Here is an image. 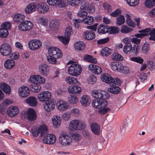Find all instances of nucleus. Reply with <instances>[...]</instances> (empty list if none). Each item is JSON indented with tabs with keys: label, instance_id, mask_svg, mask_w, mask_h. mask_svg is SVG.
Segmentation results:
<instances>
[{
	"label": "nucleus",
	"instance_id": "obj_43",
	"mask_svg": "<svg viewBox=\"0 0 155 155\" xmlns=\"http://www.w3.org/2000/svg\"><path fill=\"white\" fill-rule=\"evenodd\" d=\"M58 37L59 40L65 45L68 44L69 42L70 38L69 37L58 36Z\"/></svg>",
	"mask_w": 155,
	"mask_h": 155
},
{
	"label": "nucleus",
	"instance_id": "obj_17",
	"mask_svg": "<svg viewBox=\"0 0 155 155\" xmlns=\"http://www.w3.org/2000/svg\"><path fill=\"white\" fill-rule=\"evenodd\" d=\"M49 10V7L47 4L42 3L38 5L37 11L39 12L44 14L47 12Z\"/></svg>",
	"mask_w": 155,
	"mask_h": 155
},
{
	"label": "nucleus",
	"instance_id": "obj_16",
	"mask_svg": "<svg viewBox=\"0 0 155 155\" xmlns=\"http://www.w3.org/2000/svg\"><path fill=\"white\" fill-rule=\"evenodd\" d=\"M95 37V34L92 30L86 31H84L83 34V38L87 40H92Z\"/></svg>",
	"mask_w": 155,
	"mask_h": 155
},
{
	"label": "nucleus",
	"instance_id": "obj_33",
	"mask_svg": "<svg viewBox=\"0 0 155 155\" xmlns=\"http://www.w3.org/2000/svg\"><path fill=\"white\" fill-rule=\"evenodd\" d=\"M0 87L2 90L6 94H10L11 91V87L8 84L5 83L1 84Z\"/></svg>",
	"mask_w": 155,
	"mask_h": 155
},
{
	"label": "nucleus",
	"instance_id": "obj_23",
	"mask_svg": "<svg viewBox=\"0 0 155 155\" xmlns=\"http://www.w3.org/2000/svg\"><path fill=\"white\" fill-rule=\"evenodd\" d=\"M91 128L92 132L95 135H98L100 133V127L95 123L91 124Z\"/></svg>",
	"mask_w": 155,
	"mask_h": 155
},
{
	"label": "nucleus",
	"instance_id": "obj_13",
	"mask_svg": "<svg viewBox=\"0 0 155 155\" xmlns=\"http://www.w3.org/2000/svg\"><path fill=\"white\" fill-rule=\"evenodd\" d=\"M18 93L19 96L22 97H26L29 95L30 90L26 86H22L18 89Z\"/></svg>",
	"mask_w": 155,
	"mask_h": 155
},
{
	"label": "nucleus",
	"instance_id": "obj_14",
	"mask_svg": "<svg viewBox=\"0 0 155 155\" xmlns=\"http://www.w3.org/2000/svg\"><path fill=\"white\" fill-rule=\"evenodd\" d=\"M43 141L45 143L52 144L55 142L56 137L55 136L52 134H48L44 137Z\"/></svg>",
	"mask_w": 155,
	"mask_h": 155
},
{
	"label": "nucleus",
	"instance_id": "obj_31",
	"mask_svg": "<svg viewBox=\"0 0 155 155\" xmlns=\"http://www.w3.org/2000/svg\"><path fill=\"white\" fill-rule=\"evenodd\" d=\"M15 64V61L12 59H8L4 62V65L7 69H10L13 67Z\"/></svg>",
	"mask_w": 155,
	"mask_h": 155
},
{
	"label": "nucleus",
	"instance_id": "obj_48",
	"mask_svg": "<svg viewBox=\"0 0 155 155\" xmlns=\"http://www.w3.org/2000/svg\"><path fill=\"white\" fill-rule=\"evenodd\" d=\"M68 99L69 102L73 104L77 103L78 101V99L77 97L74 96L69 95Z\"/></svg>",
	"mask_w": 155,
	"mask_h": 155
},
{
	"label": "nucleus",
	"instance_id": "obj_51",
	"mask_svg": "<svg viewBox=\"0 0 155 155\" xmlns=\"http://www.w3.org/2000/svg\"><path fill=\"white\" fill-rule=\"evenodd\" d=\"M132 49V45L130 43H127L124 46L123 51L126 54L130 52Z\"/></svg>",
	"mask_w": 155,
	"mask_h": 155
},
{
	"label": "nucleus",
	"instance_id": "obj_40",
	"mask_svg": "<svg viewBox=\"0 0 155 155\" xmlns=\"http://www.w3.org/2000/svg\"><path fill=\"white\" fill-rule=\"evenodd\" d=\"M40 133H41V136L42 137L47 134L48 129L47 127L45 125L41 126L39 127Z\"/></svg>",
	"mask_w": 155,
	"mask_h": 155
},
{
	"label": "nucleus",
	"instance_id": "obj_57",
	"mask_svg": "<svg viewBox=\"0 0 155 155\" xmlns=\"http://www.w3.org/2000/svg\"><path fill=\"white\" fill-rule=\"evenodd\" d=\"M131 60L142 64L143 62V60L141 57H134L130 58Z\"/></svg>",
	"mask_w": 155,
	"mask_h": 155
},
{
	"label": "nucleus",
	"instance_id": "obj_28",
	"mask_svg": "<svg viewBox=\"0 0 155 155\" xmlns=\"http://www.w3.org/2000/svg\"><path fill=\"white\" fill-rule=\"evenodd\" d=\"M108 26L103 24L101 25L97 28V31L100 34H106L108 32Z\"/></svg>",
	"mask_w": 155,
	"mask_h": 155
},
{
	"label": "nucleus",
	"instance_id": "obj_4",
	"mask_svg": "<svg viewBox=\"0 0 155 155\" xmlns=\"http://www.w3.org/2000/svg\"><path fill=\"white\" fill-rule=\"evenodd\" d=\"M81 71V68L78 64L73 63L68 67V71L69 74L73 76L79 75Z\"/></svg>",
	"mask_w": 155,
	"mask_h": 155
},
{
	"label": "nucleus",
	"instance_id": "obj_3",
	"mask_svg": "<svg viewBox=\"0 0 155 155\" xmlns=\"http://www.w3.org/2000/svg\"><path fill=\"white\" fill-rule=\"evenodd\" d=\"M59 143L62 146H67L70 145L72 142V138L65 132H61L58 139Z\"/></svg>",
	"mask_w": 155,
	"mask_h": 155
},
{
	"label": "nucleus",
	"instance_id": "obj_29",
	"mask_svg": "<svg viewBox=\"0 0 155 155\" xmlns=\"http://www.w3.org/2000/svg\"><path fill=\"white\" fill-rule=\"evenodd\" d=\"M83 59L84 61L91 63H96L97 62L96 58H94L92 56L89 54H85Z\"/></svg>",
	"mask_w": 155,
	"mask_h": 155
},
{
	"label": "nucleus",
	"instance_id": "obj_25",
	"mask_svg": "<svg viewBox=\"0 0 155 155\" xmlns=\"http://www.w3.org/2000/svg\"><path fill=\"white\" fill-rule=\"evenodd\" d=\"M13 18L15 22L19 23L23 21L25 19V16L23 14L18 13L14 15Z\"/></svg>",
	"mask_w": 155,
	"mask_h": 155
},
{
	"label": "nucleus",
	"instance_id": "obj_34",
	"mask_svg": "<svg viewBox=\"0 0 155 155\" xmlns=\"http://www.w3.org/2000/svg\"><path fill=\"white\" fill-rule=\"evenodd\" d=\"M53 125L55 127L58 128L61 124V120L60 117L55 116L52 118Z\"/></svg>",
	"mask_w": 155,
	"mask_h": 155
},
{
	"label": "nucleus",
	"instance_id": "obj_6",
	"mask_svg": "<svg viewBox=\"0 0 155 155\" xmlns=\"http://www.w3.org/2000/svg\"><path fill=\"white\" fill-rule=\"evenodd\" d=\"M48 53L56 58H62L63 54L61 50L57 48L51 47L48 49Z\"/></svg>",
	"mask_w": 155,
	"mask_h": 155
},
{
	"label": "nucleus",
	"instance_id": "obj_27",
	"mask_svg": "<svg viewBox=\"0 0 155 155\" xmlns=\"http://www.w3.org/2000/svg\"><path fill=\"white\" fill-rule=\"evenodd\" d=\"M90 101V99L89 97L87 95H84L81 97L80 102L83 106H86L89 105Z\"/></svg>",
	"mask_w": 155,
	"mask_h": 155
},
{
	"label": "nucleus",
	"instance_id": "obj_60",
	"mask_svg": "<svg viewBox=\"0 0 155 155\" xmlns=\"http://www.w3.org/2000/svg\"><path fill=\"white\" fill-rule=\"evenodd\" d=\"M97 81L96 77L94 75H92L90 76L88 80V82L91 84H94Z\"/></svg>",
	"mask_w": 155,
	"mask_h": 155
},
{
	"label": "nucleus",
	"instance_id": "obj_46",
	"mask_svg": "<svg viewBox=\"0 0 155 155\" xmlns=\"http://www.w3.org/2000/svg\"><path fill=\"white\" fill-rule=\"evenodd\" d=\"M121 83L120 80L118 78H115L114 79L113 78V80L111 82H110V86H118Z\"/></svg>",
	"mask_w": 155,
	"mask_h": 155
},
{
	"label": "nucleus",
	"instance_id": "obj_44",
	"mask_svg": "<svg viewBox=\"0 0 155 155\" xmlns=\"http://www.w3.org/2000/svg\"><path fill=\"white\" fill-rule=\"evenodd\" d=\"M111 50L105 47L102 49L101 51V54L104 56H107L110 55L111 53Z\"/></svg>",
	"mask_w": 155,
	"mask_h": 155
},
{
	"label": "nucleus",
	"instance_id": "obj_21",
	"mask_svg": "<svg viewBox=\"0 0 155 155\" xmlns=\"http://www.w3.org/2000/svg\"><path fill=\"white\" fill-rule=\"evenodd\" d=\"M145 30L146 33H147L146 36L148 35H150L149 38V40L155 41V29L147 28L145 29Z\"/></svg>",
	"mask_w": 155,
	"mask_h": 155
},
{
	"label": "nucleus",
	"instance_id": "obj_12",
	"mask_svg": "<svg viewBox=\"0 0 155 155\" xmlns=\"http://www.w3.org/2000/svg\"><path fill=\"white\" fill-rule=\"evenodd\" d=\"M47 2L51 6L56 5L60 8H63L66 6L63 0H47Z\"/></svg>",
	"mask_w": 155,
	"mask_h": 155
},
{
	"label": "nucleus",
	"instance_id": "obj_9",
	"mask_svg": "<svg viewBox=\"0 0 155 155\" xmlns=\"http://www.w3.org/2000/svg\"><path fill=\"white\" fill-rule=\"evenodd\" d=\"M38 97L40 101L46 102L51 98V94L48 91H42L38 94Z\"/></svg>",
	"mask_w": 155,
	"mask_h": 155
},
{
	"label": "nucleus",
	"instance_id": "obj_20",
	"mask_svg": "<svg viewBox=\"0 0 155 155\" xmlns=\"http://www.w3.org/2000/svg\"><path fill=\"white\" fill-rule=\"evenodd\" d=\"M26 103L30 106L33 107L38 104L37 99L34 96H30L26 99Z\"/></svg>",
	"mask_w": 155,
	"mask_h": 155
},
{
	"label": "nucleus",
	"instance_id": "obj_50",
	"mask_svg": "<svg viewBox=\"0 0 155 155\" xmlns=\"http://www.w3.org/2000/svg\"><path fill=\"white\" fill-rule=\"evenodd\" d=\"M132 30L131 28H130L126 25H123L122 26L120 31L122 33H127Z\"/></svg>",
	"mask_w": 155,
	"mask_h": 155
},
{
	"label": "nucleus",
	"instance_id": "obj_54",
	"mask_svg": "<svg viewBox=\"0 0 155 155\" xmlns=\"http://www.w3.org/2000/svg\"><path fill=\"white\" fill-rule=\"evenodd\" d=\"M112 58L114 60L119 61L122 60L123 59V57L120 54L116 53L113 54Z\"/></svg>",
	"mask_w": 155,
	"mask_h": 155
},
{
	"label": "nucleus",
	"instance_id": "obj_45",
	"mask_svg": "<svg viewBox=\"0 0 155 155\" xmlns=\"http://www.w3.org/2000/svg\"><path fill=\"white\" fill-rule=\"evenodd\" d=\"M126 17L127 18L126 22L127 25L131 27H134L135 23L130 19V15L127 14L126 16Z\"/></svg>",
	"mask_w": 155,
	"mask_h": 155
},
{
	"label": "nucleus",
	"instance_id": "obj_63",
	"mask_svg": "<svg viewBox=\"0 0 155 155\" xmlns=\"http://www.w3.org/2000/svg\"><path fill=\"white\" fill-rule=\"evenodd\" d=\"M39 127L38 129L35 128H32L31 131L33 136L36 137L38 136L40 133Z\"/></svg>",
	"mask_w": 155,
	"mask_h": 155
},
{
	"label": "nucleus",
	"instance_id": "obj_8",
	"mask_svg": "<svg viewBox=\"0 0 155 155\" xmlns=\"http://www.w3.org/2000/svg\"><path fill=\"white\" fill-rule=\"evenodd\" d=\"M41 46V42L40 40L34 39L30 41L28 43V46L30 49L35 50L39 48Z\"/></svg>",
	"mask_w": 155,
	"mask_h": 155
},
{
	"label": "nucleus",
	"instance_id": "obj_36",
	"mask_svg": "<svg viewBox=\"0 0 155 155\" xmlns=\"http://www.w3.org/2000/svg\"><path fill=\"white\" fill-rule=\"evenodd\" d=\"M108 89V91L115 94H118L120 91V88L118 86H112Z\"/></svg>",
	"mask_w": 155,
	"mask_h": 155
},
{
	"label": "nucleus",
	"instance_id": "obj_52",
	"mask_svg": "<svg viewBox=\"0 0 155 155\" xmlns=\"http://www.w3.org/2000/svg\"><path fill=\"white\" fill-rule=\"evenodd\" d=\"M139 32L140 33L135 34L134 36L139 38H142L143 37L146 36V34H147V33H146L145 29L139 31Z\"/></svg>",
	"mask_w": 155,
	"mask_h": 155
},
{
	"label": "nucleus",
	"instance_id": "obj_26",
	"mask_svg": "<svg viewBox=\"0 0 155 155\" xmlns=\"http://www.w3.org/2000/svg\"><path fill=\"white\" fill-rule=\"evenodd\" d=\"M101 80L103 81L108 84L110 85V82H111L113 80V78L111 76L107 74H103L101 76Z\"/></svg>",
	"mask_w": 155,
	"mask_h": 155
},
{
	"label": "nucleus",
	"instance_id": "obj_42",
	"mask_svg": "<svg viewBox=\"0 0 155 155\" xmlns=\"http://www.w3.org/2000/svg\"><path fill=\"white\" fill-rule=\"evenodd\" d=\"M124 17L122 15H121L117 18L116 24L120 26L123 24L124 23Z\"/></svg>",
	"mask_w": 155,
	"mask_h": 155
},
{
	"label": "nucleus",
	"instance_id": "obj_38",
	"mask_svg": "<svg viewBox=\"0 0 155 155\" xmlns=\"http://www.w3.org/2000/svg\"><path fill=\"white\" fill-rule=\"evenodd\" d=\"M84 43L81 41L76 42L74 44V47L75 49L78 51H81L84 49Z\"/></svg>",
	"mask_w": 155,
	"mask_h": 155
},
{
	"label": "nucleus",
	"instance_id": "obj_53",
	"mask_svg": "<svg viewBox=\"0 0 155 155\" xmlns=\"http://www.w3.org/2000/svg\"><path fill=\"white\" fill-rule=\"evenodd\" d=\"M131 50L132 53L134 55H137L139 53L140 50V48L138 47V45H134L133 47H132Z\"/></svg>",
	"mask_w": 155,
	"mask_h": 155
},
{
	"label": "nucleus",
	"instance_id": "obj_41",
	"mask_svg": "<svg viewBox=\"0 0 155 155\" xmlns=\"http://www.w3.org/2000/svg\"><path fill=\"white\" fill-rule=\"evenodd\" d=\"M150 48V45L145 43L143 45L142 47V51L143 54H146L149 51Z\"/></svg>",
	"mask_w": 155,
	"mask_h": 155
},
{
	"label": "nucleus",
	"instance_id": "obj_32",
	"mask_svg": "<svg viewBox=\"0 0 155 155\" xmlns=\"http://www.w3.org/2000/svg\"><path fill=\"white\" fill-rule=\"evenodd\" d=\"M68 90L69 91H71L74 94H80L81 90V88L77 86H70Z\"/></svg>",
	"mask_w": 155,
	"mask_h": 155
},
{
	"label": "nucleus",
	"instance_id": "obj_62",
	"mask_svg": "<svg viewBox=\"0 0 155 155\" xmlns=\"http://www.w3.org/2000/svg\"><path fill=\"white\" fill-rule=\"evenodd\" d=\"M73 138L76 141H79L81 138V135L78 133H74L72 136Z\"/></svg>",
	"mask_w": 155,
	"mask_h": 155
},
{
	"label": "nucleus",
	"instance_id": "obj_7",
	"mask_svg": "<svg viewBox=\"0 0 155 155\" xmlns=\"http://www.w3.org/2000/svg\"><path fill=\"white\" fill-rule=\"evenodd\" d=\"M0 52L3 55L5 56L8 55L12 52L11 47L8 43H3L0 46Z\"/></svg>",
	"mask_w": 155,
	"mask_h": 155
},
{
	"label": "nucleus",
	"instance_id": "obj_58",
	"mask_svg": "<svg viewBox=\"0 0 155 155\" xmlns=\"http://www.w3.org/2000/svg\"><path fill=\"white\" fill-rule=\"evenodd\" d=\"M106 106L104 107L99 108V109H101L98 110V112L99 113L102 114H104L108 111H110V109L109 108H105Z\"/></svg>",
	"mask_w": 155,
	"mask_h": 155
},
{
	"label": "nucleus",
	"instance_id": "obj_47",
	"mask_svg": "<svg viewBox=\"0 0 155 155\" xmlns=\"http://www.w3.org/2000/svg\"><path fill=\"white\" fill-rule=\"evenodd\" d=\"M145 4L147 8H152L155 5V0H146Z\"/></svg>",
	"mask_w": 155,
	"mask_h": 155
},
{
	"label": "nucleus",
	"instance_id": "obj_10",
	"mask_svg": "<svg viewBox=\"0 0 155 155\" xmlns=\"http://www.w3.org/2000/svg\"><path fill=\"white\" fill-rule=\"evenodd\" d=\"M38 72L41 75L46 76L49 72V68L48 66L46 64L42 63L40 64L38 66Z\"/></svg>",
	"mask_w": 155,
	"mask_h": 155
},
{
	"label": "nucleus",
	"instance_id": "obj_18",
	"mask_svg": "<svg viewBox=\"0 0 155 155\" xmlns=\"http://www.w3.org/2000/svg\"><path fill=\"white\" fill-rule=\"evenodd\" d=\"M26 116L29 120H34L36 119V113L33 108H29L27 111Z\"/></svg>",
	"mask_w": 155,
	"mask_h": 155
},
{
	"label": "nucleus",
	"instance_id": "obj_37",
	"mask_svg": "<svg viewBox=\"0 0 155 155\" xmlns=\"http://www.w3.org/2000/svg\"><path fill=\"white\" fill-rule=\"evenodd\" d=\"M66 81L67 83L69 84L78 85L79 83L76 79L71 76L67 77Z\"/></svg>",
	"mask_w": 155,
	"mask_h": 155
},
{
	"label": "nucleus",
	"instance_id": "obj_2",
	"mask_svg": "<svg viewBox=\"0 0 155 155\" xmlns=\"http://www.w3.org/2000/svg\"><path fill=\"white\" fill-rule=\"evenodd\" d=\"M86 124L84 121L78 119L71 120L69 124V127L71 129L74 130H81L86 127Z\"/></svg>",
	"mask_w": 155,
	"mask_h": 155
},
{
	"label": "nucleus",
	"instance_id": "obj_15",
	"mask_svg": "<svg viewBox=\"0 0 155 155\" xmlns=\"http://www.w3.org/2000/svg\"><path fill=\"white\" fill-rule=\"evenodd\" d=\"M19 112V109L17 107L11 106L8 108L7 114L9 117H12L15 116Z\"/></svg>",
	"mask_w": 155,
	"mask_h": 155
},
{
	"label": "nucleus",
	"instance_id": "obj_59",
	"mask_svg": "<svg viewBox=\"0 0 155 155\" xmlns=\"http://www.w3.org/2000/svg\"><path fill=\"white\" fill-rule=\"evenodd\" d=\"M56 58H54L52 55H50L47 57L48 61L52 64H55L56 62Z\"/></svg>",
	"mask_w": 155,
	"mask_h": 155
},
{
	"label": "nucleus",
	"instance_id": "obj_22",
	"mask_svg": "<svg viewBox=\"0 0 155 155\" xmlns=\"http://www.w3.org/2000/svg\"><path fill=\"white\" fill-rule=\"evenodd\" d=\"M57 107L60 110L63 111L68 108V106L65 102L59 100L57 102Z\"/></svg>",
	"mask_w": 155,
	"mask_h": 155
},
{
	"label": "nucleus",
	"instance_id": "obj_49",
	"mask_svg": "<svg viewBox=\"0 0 155 155\" xmlns=\"http://www.w3.org/2000/svg\"><path fill=\"white\" fill-rule=\"evenodd\" d=\"M8 33V31L7 29H5L2 28L0 29V37L5 38L7 36Z\"/></svg>",
	"mask_w": 155,
	"mask_h": 155
},
{
	"label": "nucleus",
	"instance_id": "obj_55",
	"mask_svg": "<svg viewBox=\"0 0 155 155\" xmlns=\"http://www.w3.org/2000/svg\"><path fill=\"white\" fill-rule=\"evenodd\" d=\"M128 4L131 6H134L137 5L139 2V0H127Z\"/></svg>",
	"mask_w": 155,
	"mask_h": 155
},
{
	"label": "nucleus",
	"instance_id": "obj_5",
	"mask_svg": "<svg viewBox=\"0 0 155 155\" xmlns=\"http://www.w3.org/2000/svg\"><path fill=\"white\" fill-rule=\"evenodd\" d=\"M33 25V23L30 21H23L19 24L18 28L21 31H27L32 29Z\"/></svg>",
	"mask_w": 155,
	"mask_h": 155
},
{
	"label": "nucleus",
	"instance_id": "obj_24",
	"mask_svg": "<svg viewBox=\"0 0 155 155\" xmlns=\"http://www.w3.org/2000/svg\"><path fill=\"white\" fill-rule=\"evenodd\" d=\"M31 84L30 85V87L32 91L34 92L37 93L40 91L41 86L37 82H31Z\"/></svg>",
	"mask_w": 155,
	"mask_h": 155
},
{
	"label": "nucleus",
	"instance_id": "obj_30",
	"mask_svg": "<svg viewBox=\"0 0 155 155\" xmlns=\"http://www.w3.org/2000/svg\"><path fill=\"white\" fill-rule=\"evenodd\" d=\"M36 9L35 5L34 3H31L27 5L25 9V11L26 13H30L35 12Z\"/></svg>",
	"mask_w": 155,
	"mask_h": 155
},
{
	"label": "nucleus",
	"instance_id": "obj_35",
	"mask_svg": "<svg viewBox=\"0 0 155 155\" xmlns=\"http://www.w3.org/2000/svg\"><path fill=\"white\" fill-rule=\"evenodd\" d=\"M82 21L85 24L91 25L94 22L93 17L91 16H87L83 18Z\"/></svg>",
	"mask_w": 155,
	"mask_h": 155
},
{
	"label": "nucleus",
	"instance_id": "obj_64",
	"mask_svg": "<svg viewBox=\"0 0 155 155\" xmlns=\"http://www.w3.org/2000/svg\"><path fill=\"white\" fill-rule=\"evenodd\" d=\"M72 28L70 26L68 27L65 30V32L64 33L65 36L69 37L71 34L72 32Z\"/></svg>",
	"mask_w": 155,
	"mask_h": 155
},
{
	"label": "nucleus",
	"instance_id": "obj_1",
	"mask_svg": "<svg viewBox=\"0 0 155 155\" xmlns=\"http://www.w3.org/2000/svg\"><path fill=\"white\" fill-rule=\"evenodd\" d=\"M108 93L105 91L100 90H94L91 93L92 96L96 99L93 101L92 104L96 108H99L106 106L107 101L103 98L104 95Z\"/></svg>",
	"mask_w": 155,
	"mask_h": 155
},
{
	"label": "nucleus",
	"instance_id": "obj_39",
	"mask_svg": "<svg viewBox=\"0 0 155 155\" xmlns=\"http://www.w3.org/2000/svg\"><path fill=\"white\" fill-rule=\"evenodd\" d=\"M120 31V29L117 27L111 26L108 27V32L110 34H115L118 33Z\"/></svg>",
	"mask_w": 155,
	"mask_h": 155
},
{
	"label": "nucleus",
	"instance_id": "obj_19",
	"mask_svg": "<svg viewBox=\"0 0 155 155\" xmlns=\"http://www.w3.org/2000/svg\"><path fill=\"white\" fill-rule=\"evenodd\" d=\"M55 107V104L51 100L46 101L44 104V108L47 111H50L53 109Z\"/></svg>",
	"mask_w": 155,
	"mask_h": 155
},
{
	"label": "nucleus",
	"instance_id": "obj_61",
	"mask_svg": "<svg viewBox=\"0 0 155 155\" xmlns=\"http://www.w3.org/2000/svg\"><path fill=\"white\" fill-rule=\"evenodd\" d=\"M69 4L72 6L78 5L80 2V0H67Z\"/></svg>",
	"mask_w": 155,
	"mask_h": 155
},
{
	"label": "nucleus",
	"instance_id": "obj_56",
	"mask_svg": "<svg viewBox=\"0 0 155 155\" xmlns=\"http://www.w3.org/2000/svg\"><path fill=\"white\" fill-rule=\"evenodd\" d=\"M121 10L119 9H117L114 12H111L110 15L113 17H116L121 15Z\"/></svg>",
	"mask_w": 155,
	"mask_h": 155
},
{
	"label": "nucleus",
	"instance_id": "obj_11",
	"mask_svg": "<svg viewBox=\"0 0 155 155\" xmlns=\"http://www.w3.org/2000/svg\"><path fill=\"white\" fill-rule=\"evenodd\" d=\"M30 82H37L39 84H43L45 82L44 78L40 75H34L31 76L29 79Z\"/></svg>",
	"mask_w": 155,
	"mask_h": 155
}]
</instances>
